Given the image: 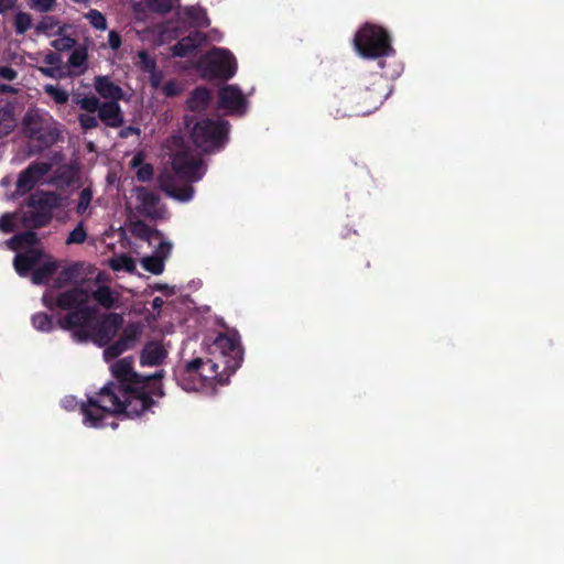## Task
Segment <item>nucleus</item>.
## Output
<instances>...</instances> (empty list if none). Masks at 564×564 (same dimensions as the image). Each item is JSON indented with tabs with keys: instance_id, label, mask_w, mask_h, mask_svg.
Instances as JSON below:
<instances>
[{
	"instance_id": "a18cd8bd",
	"label": "nucleus",
	"mask_w": 564,
	"mask_h": 564,
	"mask_svg": "<svg viewBox=\"0 0 564 564\" xmlns=\"http://www.w3.org/2000/svg\"><path fill=\"white\" fill-rule=\"evenodd\" d=\"M57 25V20L54 17H44L35 26L37 34H47Z\"/></svg>"
},
{
	"instance_id": "f257e3e1",
	"label": "nucleus",
	"mask_w": 564,
	"mask_h": 564,
	"mask_svg": "<svg viewBox=\"0 0 564 564\" xmlns=\"http://www.w3.org/2000/svg\"><path fill=\"white\" fill-rule=\"evenodd\" d=\"M134 359L131 356L121 358L111 365V373L116 381L105 384L87 403H83V423L88 427L99 429L109 415L124 414L138 417L145 413L147 401L138 397L145 380L134 370Z\"/></svg>"
},
{
	"instance_id": "58836bf2",
	"label": "nucleus",
	"mask_w": 564,
	"mask_h": 564,
	"mask_svg": "<svg viewBox=\"0 0 564 564\" xmlns=\"http://www.w3.org/2000/svg\"><path fill=\"white\" fill-rule=\"evenodd\" d=\"M32 26V17L26 12H18L14 17V30L17 34H24Z\"/></svg>"
},
{
	"instance_id": "2f4dec72",
	"label": "nucleus",
	"mask_w": 564,
	"mask_h": 564,
	"mask_svg": "<svg viewBox=\"0 0 564 564\" xmlns=\"http://www.w3.org/2000/svg\"><path fill=\"white\" fill-rule=\"evenodd\" d=\"M65 29V25L59 26L56 32V35L58 37L51 42L52 47H54L58 52L69 51L76 45V40L74 37L64 34Z\"/></svg>"
},
{
	"instance_id": "0eeeda50",
	"label": "nucleus",
	"mask_w": 564,
	"mask_h": 564,
	"mask_svg": "<svg viewBox=\"0 0 564 564\" xmlns=\"http://www.w3.org/2000/svg\"><path fill=\"white\" fill-rule=\"evenodd\" d=\"M354 46L361 57L369 59L394 53L387 30L369 22L361 25L355 34Z\"/></svg>"
},
{
	"instance_id": "39448f33",
	"label": "nucleus",
	"mask_w": 564,
	"mask_h": 564,
	"mask_svg": "<svg viewBox=\"0 0 564 564\" xmlns=\"http://www.w3.org/2000/svg\"><path fill=\"white\" fill-rule=\"evenodd\" d=\"M25 205L31 210L23 213L21 224L29 229H41L52 221L54 210L64 205V198L56 192L39 189L29 195Z\"/></svg>"
},
{
	"instance_id": "09e8293b",
	"label": "nucleus",
	"mask_w": 564,
	"mask_h": 564,
	"mask_svg": "<svg viewBox=\"0 0 564 564\" xmlns=\"http://www.w3.org/2000/svg\"><path fill=\"white\" fill-rule=\"evenodd\" d=\"M0 230L4 234H10L14 230V217L12 214H3L0 217Z\"/></svg>"
},
{
	"instance_id": "423d86ee",
	"label": "nucleus",
	"mask_w": 564,
	"mask_h": 564,
	"mask_svg": "<svg viewBox=\"0 0 564 564\" xmlns=\"http://www.w3.org/2000/svg\"><path fill=\"white\" fill-rule=\"evenodd\" d=\"M123 317L118 313H107L100 319L97 314L86 325L73 330V337L78 343L93 341L98 347L107 346L123 326Z\"/></svg>"
},
{
	"instance_id": "72a5a7b5",
	"label": "nucleus",
	"mask_w": 564,
	"mask_h": 564,
	"mask_svg": "<svg viewBox=\"0 0 564 564\" xmlns=\"http://www.w3.org/2000/svg\"><path fill=\"white\" fill-rule=\"evenodd\" d=\"M32 325L40 332L48 333L53 329V318L47 313L39 312L32 316Z\"/></svg>"
},
{
	"instance_id": "a19ab883",
	"label": "nucleus",
	"mask_w": 564,
	"mask_h": 564,
	"mask_svg": "<svg viewBox=\"0 0 564 564\" xmlns=\"http://www.w3.org/2000/svg\"><path fill=\"white\" fill-rule=\"evenodd\" d=\"M45 93L58 105H64L68 101V93L53 85H46Z\"/></svg>"
},
{
	"instance_id": "dca6fc26",
	"label": "nucleus",
	"mask_w": 564,
	"mask_h": 564,
	"mask_svg": "<svg viewBox=\"0 0 564 564\" xmlns=\"http://www.w3.org/2000/svg\"><path fill=\"white\" fill-rule=\"evenodd\" d=\"M165 371L159 370L151 376H142L141 379L145 380L147 383L140 388L138 397L144 399L147 401L145 412L151 411V409L156 404V399L163 398L165 395L162 384V379L164 378Z\"/></svg>"
},
{
	"instance_id": "c756f323",
	"label": "nucleus",
	"mask_w": 564,
	"mask_h": 564,
	"mask_svg": "<svg viewBox=\"0 0 564 564\" xmlns=\"http://www.w3.org/2000/svg\"><path fill=\"white\" fill-rule=\"evenodd\" d=\"M131 232L133 236L150 241L153 237H161L162 234L158 229L151 228L145 221L137 220L131 226Z\"/></svg>"
},
{
	"instance_id": "f3484780",
	"label": "nucleus",
	"mask_w": 564,
	"mask_h": 564,
	"mask_svg": "<svg viewBox=\"0 0 564 564\" xmlns=\"http://www.w3.org/2000/svg\"><path fill=\"white\" fill-rule=\"evenodd\" d=\"M137 200L139 202L138 212L151 219H158L161 213L158 208L160 197L152 191L143 186L135 188Z\"/></svg>"
},
{
	"instance_id": "a211bd4d",
	"label": "nucleus",
	"mask_w": 564,
	"mask_h": 564,
	"mask_svg": "<svg viewBox=\"0 0 564 564\" xmlns=\"http://www.w3.org/2000/svg\"><path fill=\"white\" fill-rule=\"evenodd\" d=\"M160 188L170 197L181 202H188L193 198L194 188L192 185L185 184L177 186L174 176L171 174H162L159 176Z\"/></svg>"
},
{
	"instance_id": "c03bdc74",
	"label": "nucleus",
	"mask_w": 564,
	"mask_h": 564,
	"mask_svg": "<svg viewBox=\"0 0 564 564\" xmlns=\"http://www.w3.org/2000/svg\"><path fill=\"white\" fill-rule=\"evenodd\" d=\"M78 122L84 131L96 129L99 126L98 117H95L91 113H80L78 116Z\"/></svg>"
},
{
	"instance_id": "b1692460",
	"label": "nucleus",
	"mask_w": 564,
	"mask_h": 564,
	"mask_svg": "<svg viewBox=\"0 0 564 564\" xmlns=\"http://www.w3.org/2000/svg\"><path fill=\"white\" fill-rule=\"evenodd\" d=\"M95 89L100 97L109 99V101H119L123 98L121 87L112 83L107 76L96 77Z\"/></svg>"
},
{
	"instance_id": "603ef678",
	"label": "nucleus",
	"mask_w": 564,
	"mask_h": 564,
	"mask_svg": "<svg viewBox=\"0 0 564 564\" xmlns=\"http://www.w3.org/2000/svg\"><path fill=\"white\" fill-rule=\"evenodd\" d=\"M181 87L180 85L175 82V80H169L167 83H165V85L163 86V94L166 96V97H175V96H178L181 94Z\"/></svg>"
},
{
	"instance_id": "c85d7f7f",
	"label": "nucleus",
	"mask_w": 564,
	"mask_h": 564,
	"mask_svg": "<svg viewBox=\"0 0 564 564\" xmlns=\"http://www.w3.org/2000/svg\"><path fill=\"white\" fill-rule=\"evenodd\" d=\"M93 299L105 308H112L116 304V296L108 285H100L91 293Z\"/></svg>"
},
{
	"instance_id": "de8ad7c7",
	"label": "nucleus",
	"mask_w": 564,
	"mask_h": 564,
	"mask_svg": "<svg viewBox=\"0 0 564 564\" xmlns=\"http://www.w3.org/2000/svg\"><path fill=\"white\" fill-rule=\"evenodd\" d=\"M31 8L39 12L45 13L53 9L56 0H30Z\"/></svg>"
},
{
	"instance_id": "e2e57ef3",
	"label": "nucleus",
	"mask_w": 564,
	"mask_h": 564,
	"mask_svg": "<svg viewBox=\"0 0 564 564\" xmlns=\"http://www.w3.org/2000/svg\"><path fill=\"white\" fill-rule=\"evenodd\" d=\"M140 133V129L139 128H135V127H126L124 129H122L119 133V135L121 138H128L129 135L131 134H139Z\"/></svg>"
},
{
	"instance_id": "680f3d73",
	"label": "nucleus",
	"mask_w": 564,
	"mask_h": 564,
	"mask_svg": "<svg viewBox=\"0 0 564 564\" xmlns=\"http://www.w3.org/2000/svg\"><path fill=\"white\" fill-rule=\"evenodd\" d=\"M17 0H0V14L14 8Z\"/></svg>"
},
{
	"instance_id": "7ed1b4c3",
	"label": "nucleus",
	"mask_w": 564,
	"mask_h": 564,
	"mask_svg": "<svg viewBox=\"0 0 564 564\" xmlns=\"http://www.w3.org/2000/svg\"><path fill=\"white\" fill-rule=\"evenodd\" d=\"M21 133L26 139L29 155H39L61 139V130L52 117L37 109L28 110L21 121Z\"/></svg>"
},
{
	"instance_id": "ea45409f",
	"label": "nucleus",
	"mask_w": 564,
	"mask_h": 564,
	"mask_svg": "<svg viewBox=\"0 0 564 564\" xmlns=\"http://www.w3.org/2000/svg\"><path fill=\"white\" fill-rule=\"evenodd\" d=\"M87 239V231L85 229L84 221H79L77 226L69 232L66 245H80Z\"/></svg>"
},
{
	"instance_id": "5fc2aeb1",
	"label": "nucleus",
	"mask_w": 564,
	"mask_h": 564,
	"mask_svg": "<svg viewBox=\"0 0 564 564\" xmlns=\"http://www.w3.org/2000/svg\"><path fill=\"white\" fill-rule=\"evenodd\" d=\"M90 395H87V399L89 398ZM88 400L85 402L87 403ZM84 402H78L74 397H66L64 400H63V405L66 410H74L76 406H79V411H80V414L83 415L82 413V405H83Z\"/></svg>"
},
{
	"instance_id": "0e129e2a",
	"label": "nucleus",
	"mask_w": 564,
	"mask_h": 564,
	"mask_svg": "<svg viewBox=\"0 0 564 564\" xmlns=\"http://www.w3.org/2000/svg\"><path fill=\"white\" fill-rule=\"evenodd\" d=\"M0 93L1 94H12V93H15V89L10 85L0 83Z\"/></svg>"
},
{
	"instance_id": "393cba45",
	"label": "nucleus",
	"mask_w": 564,
	"mask_h": 564,
	"mask_svg": "<svg viewBox=\"0 0 564 564\" xmlns=\"http://www.w3.org/2000/svg\"><path fill=\"white\" fill-rule=\"evenodd\" d=\"M82 262H73L63 268L54 280L53 286L55 289H63L69 284L77 283L82 274Z\"/></svg>"
},
{
	"instance_id": "9d476101",
	"label": "nucleus",
	"mask_w": 564,
	"mask_h": 564,
	"mask_svg": "<svg viewBox=\"0 0 564 564\" xmlns=\"http://www.w3.org/2000/svg\"><path fill=\"white\" fill-rule=\"evenodd\" d=\"M215 349L219 350L225 362V370L232 375L243 361V349L239 337L234 334H219L214 341Z\"/></svg>"
},
{
	"instance_id": "1a4fd4ad",
	"label": "nucleus",
	"mask_w": 564,
	"mask_h": 564,
	"mask_svg": "<svg viewBox=\"0 0 564 564\" xmlns=\"http://www.w3.org/2000/svg\"><path fill=\"white\" fill-rule=\"evenodd\" d=\"M349 106L344 110L336 109V117L367 116L378 108L379 96L369 87L360 88L347 95Z\"/></svg>"
},
{
	"instance_id": "774afa93",
	"label": "nucleus",
	"mask_w": 564,
	"mask_h": 564,
	"mask_svg": "<svg viewBox=\"0 0 564 564\" xmlns=\"http://www.w3.org/2000/svg\"><path fill=\"white\" fill-rule=\"evenodd\" d=\"M138 162H139V158L138 156L133 158V165H137Z\"/></svg>"
},
{
	"instance_id": "5701e85b",
	"label": "nucleus",
	"mask_w": 564,
	"mask_h": 564,
	"mask_svg": "<svg viewBox=\"0 0 564 564\" xmlns=\"http://www.w3.org/2000/svg\"><path fill=\"white\" fill-rule=\"evenodd\" d=\"M212 102V91L205 86H198L194 88L187 100L186 108L193 112L205 111Z\"/></svg>"
},
{
	"instance_id": "e433bc0d",
	"label": "nucleus",
	"mask_w": 564,
	"mask_h": 564,
	"mask_svg": "<svg viewBox=\"0 0 564 564\" xmlns=\"http://www.w3.org/2000/svg\"><path fill=\"white\" fill-rule=\"evenodd\" d=\"M221 362H223V369L219 370V367H220L219 362L214 361L212 359L204 360V367L209 368V370H214V372L216 375V383H219V384L226 383L228 381L229 377L231 376V375H229L227 369L225 370L224 360Z\"/></svg>"
},
{
	"instance_id": "4d7b16f0",
	"label": "nucleus",
	"mask_w": 564,
	"mask_h": 564,
	"mask_svg": "<svg viewBox=\"0 0 564 564\" xmlns=\"http://www.w3.org/2000/svg\"><path fill=\"white\" fill-rule=\"evenodd\" d=\"M200 378L203 380V388L216 382V375L214 370H209V368H206V370L202 369Z\"/></svg>"
},
{
	"instance_id": "37998d69",
	"label": "nucleus",
	"mask_w": 564,
	"mask_h": 564,
	"mask_svg": "<svg viewBox=\"0 0 564 564\" xmlns=\"http://www.w3.org/2000/svg\"><path fill=\"white\" fill-rule=\"evenodd\" d=\"M86 18L89 20V23L97 30H106L107 21L101 12L96 9L89 10L86 14Z\"/></svg>"
},
{
	"instance_id": "69168bd1",
	"label": "nucleus",
	"mask_w": 564,
	"mask_h": 564,
	"mask_svg": "<svg viewBox=\"0 0 564 564\" xmlns=\"http://www.w3.org/2000/svg\"><path fill=\"white\" fill-rule=\"evenodd\" d=\"M163 304H164V301L160 296L154 297L153 301H152V307L154 310L161 308L163 306Z\"/></svg>"
},
{
	"instance_id": "4c0bfd02",
	"label": "nucleus",
	"mask_w": 564,
	"mask_h": 564,
	"mask_svg": "<svg viewBox=\"0 0 564 564\" xmlns=\"http://www.w3.org/2000/svg\"><path fill=\"white\" fill-rule=\"evenodd\" d=\"M80 109L85 110L87 113H95L96 111L99 112L102 102L95 96H84L82 99H78L76 101Z\"/></svg>"
},
{
	"instance_id": "9b49d317",
	"label": "nucleus",
	"mask_w": 564,
	"mask_h": 564,
	"mask_svg": "<svg viewBox=\"0 0 564 564\" xmlns=\"http://www.w3.org/2000/svg\"><path fill=\"white\" fill-rule=\"evenodd\" d=\"M172 169L180 178L189 182H197L204 175L203 160L195 158L189 149L180 150L172 156Z\"/></svg>"
},
{
	"instance_id": "cd10ccee",
	"label": "nucleus",
	"mask_w": 564,
	"mask_h": 564,
	"mask_svg": "<svg viewBox=\"0 0 564 564\" xmlns=\"http://www.w3.org/2000/svg\"><path fill=\"white\" fill-rule=\"evenodd\" d=\"M57 269V261H48L37 268H34L31 275L32 283L35 285L46 284Z\"/></svg>"
},
{
	"instance_id": "6ab92c4d",
	"label": "nucleus",
	"mask_w": 564,
	"mask_h": 564,
	"mask_svg": "<svg viewBox=\"0 0 564 564\" xmlns=\"http://www.w3.org/2000/svg\"><path fill=\"white\" fill-rule=\"evenodd\" d=\"M207 37L205 33L200 31L191 32L187 36L181 39L173 47L172 53L177 57H187L195 52Z\"/></svg>"
},
{
	"instance_id": "338daca9",
	"label": "nucleus",
	"mask_w": 564,
	"mask_h": 564,
	"mask_svg": "<svg viewBox=\"0 0 564 564\" xmlns=\"http://www.w3.org/2000/svg\"><path fill=\"white\" fill-rule=\"evenodd\" d=\"M154 289H155L156 291H167V290L170 289V286H169L167 284H161V283H159V284H155Z\"/></svg>"
},
{
	"instance_id": "f704fd0d",
	"label": "nucleus",
	"mask_w": 564,
	"mask_h": 564,
	"mask_svg": "<svg viewBox=\"0 0 564 564\" xmlns=\"http://www.w3.org/2000/svg\"><path fill=\"white\" fill-rule=\"evenodd\" d=\"M141 265L145 271L155 275L161 274L165 267L162 258L155 257L153 254L144 257L141 260Z\"/></svg>"
},
{
	"instance_id": "bf43d9fd",
	"label": "nucleus",
	"mask_w": 564,
	"mask_h": 564,
	"mask_svg": "<svg viewBox=\"0 0 564 564\" xmlns=\"http://www.w3.org/2000/svg\"><path fill=\"white\" fill-rule=\"evenodd\" d=\"M185 15L188 19H191L193 21H196V22H198L200 24L199 17L200 15L205 17V12L199 10V9H196L194 7H188V8L185 9Z\"/></svg>"
},
{
	"instance_id": "f03ea898",
	"label": "nucleus",
	"mask_w": 564,
	"mask_h": 564,
	"mask_svg": "<svg viewBox=\"0 0 564 564\" xmlns=\"http://www.w3.org/2000/svg\"><path fill=\"white\" fill-rule=\"evenodd\" d=\"M89 293L79 286L68 289L56 295L53 301L46 295L43 296V304L53 310L54 306L68 311L67 314L57 319V325L64 330H75L78 326H84L97 314L94 306H89Z\"/></svg>"
},
{
	"instance_id": "864d4df0",
	"label": "nucleus",
	"mask_w": 564,
	"mask_h": 564,
	"mask_svg": "<svg viewBox=\"0 0 564 564\" xmlns=\"http://www.w3.org/2000/svg\"><path fill=\"white\" fill-rule=\"evenodd\" d=\"M44 63L53 67H61L62 57L56 52H48L44 57Z\"/></svg>"
},
{
	"instance_id": "f8f14e48",
	"label": "nucleus",
	"mask_w": 564,
	"mask_h": 564,
	"mask_svg": "<svg viewBox=\"0 0 564 564\" xmlns=\"http://www.w3.org/2000/svg\"><path fill=\"white\" fill-rule=\"evenodd\" d=\"M141 329L137 324H128L120 337L112 344L105 346L104 358L107 362L116 359L124 351L131 349L137 344Z\"/></svg>"
},
{
	"instance_id": "2eb2a0df",
	"label": "nucleus",
	"mask_w": 564,
	"mask_h": 564,
	"mask_svg": "<svg viewBox=\"0 0 564 564\" xmlns=\"http://www.w3.org/2000/svg\"><path fill=\"white\" fill-rule=\"evenodd\" d=\"M218 98V106L224 110L238 115H243L247 110L248 101L236 85H226L220 88Z\"/></svg>"
},
{
	"instance_id": "c9c22d12",
	"label": "nucleus",
	"mask_w": 564,
	"mask_h": 564,
	"mask_svg": "<svg viewBox=\"0 0 564 564\" xmlns=\"http://www.w3.org/2000/svg\"><path fill=\"white\" fill-rule=\"evenodd\" d=\"M87 59H88L87 48L85 46H80V47L75 48L72 52V54L69 55V58H68V64L72 67H75V68L83 67L85 69Z\"/></svg>"
},
{
	"instance_id": "20e7f679",
	"label": "nucleus",
	"mask_w": 564,
	"mask_h": 564,
	"mask_svg": "<svg viewBox=\"0 0 564 564\" xmlns=\"http://www.w3.org/2000/svg\"><path fill=\"white\" fill-rule=\"evenodd\" d=\"M184 124L191 128L189 138L194 145L205 153L223 150L228 141V121L204 118L194 122V117L186 115Z\"/></svg>"
},
{
	"instance_id": "412c9836",
	"label": "nucleus",
	"mask_w": 564,
	"mask_h": 564,
	"mask_svg": "<svg viewBox=\"0 0 564 564\" xmlns=\"http://www.w3.org/2000/svg\"><path fill=\"white\" fill-rule=\"evenodd\" d=\"M98 119L109 128H120L124 123V117L118 101L102 102Z\"/></svg>"
},
{
	"instance_id": "bb28decb",
	"label": "nucleus",
	"mask_w": 564,
	"mask_h": 564,
	"mask_svg": "<svg viewBox=\"0 0 564 564\" xmlns=\"http://www.w3.org/2000/svg\"><path fill=\"white\" fill-rule=\"evenodd\" d=\"M17 127L14 107L8 102L0 108V139L8 137Z\"/></svg>"
},
{
	"instance_id": "6e6552de",
	"label": "nucleus",
	"mask_w": 564,
	"mask_h": 564,
	"mask_svg": "<svg viewBox=\"0 0 564 564\" xmlns=\"http://www.w3.org/2000/svg\"><path fill=\"white\" fill-rule=\"evenodd\" d=\"M203 76L228 80L237 72V62L232 53L226 48L214 47L199 61Z\"/></svg>"
},
{
	"instance_id": "a878e982",
	"label": "nucleus",
	"mask_w": 564,
	"mask_h": 564,
	"mask_svg": "<svg viewBox=\"0 0 564 564\" xmlns=\"http://www.w3.org/2000/svg\"><path fill=\"white\" fill-rule=\"evenodd\" d=\"M40 239L34 229L19 232L7 240V246L13 251L31 249L39 243Z\"/></svg>"
},
{
	"instance_id": "4be33fe9",
	"label": "nucleus",
	"mask_w": 564,
	"mask_h": 564,
	"mask_svg": "<svg viewBox=\"0 0 564 564\" xmlns=\"http://www.w3.org/2000/svg\"><path fill=\"white\" fill-rule=\"evenodd\" d=\"M166 357L167 351L160 343L149 341L141 350L140 365L142 367L160 366Z\"/></svg>"
},
{
	"instance_id": "3c124183",
	"label": "nucleus",
	"mask_w": 564,
	"mask_h": 564,
	"mask_svg": "<svg viewBox=\"0 0 564 564\" xmlns=\"http://www.w3.org/2000/svg\"><path fill=\"white\" fill-rule=\"evenodd\" d=\"M153 176V167L151 164H144L137 171V178L140 182H149Z\"/></svg>"
},
{
	"instance_id": "052dcab7",
	"label": "nucleus",
	"mask_w": 564,
	"mask_h": 564,
	"mask_svg": "<svg viewBox=\"0 0 564 564\" xmlns=\"http://www.w3.org/2000/svg\"><path fill=\"white\" fill-rule=\"evenodd\" d=\"M42 72V74H44L45 76L47 77H51V78H57V77H61L62 75L59 74V70H61V67H42L40 69Z\"/></svg>"
},
{
	"instance_id": "79ce46f5",
	"label": "nucleus",
	"mask_w": 564,
	"mask_h": 564,
	"mask_svg": "<svg viewBox=\"0 0 564 564\" xmlns=\"http://www.w3.org/2000/svg\"><path fill=\"white\" fill-rule=\"evenodd\" d=\"M93 199V192L89 187L83 188L79 193L78 204L76 207V213L78 215H83L87 208L89 207Z\"/></svg>"
},
{
	"instance_id": "473e14b6",
	"label": "nucleus",
	"mask_w": 564,
	"mask_h": 564,
	"mask_svg": "<svg viewBox=\"0 0 564 564\" xmlns=\"http://www.w3.org/2000/svg\"><path fill=\"white\" fill-rule=\"evenodd\" d=\"M148 9L158 14H166L171 12L180 0H144Z\"/></svg>"
},
{
	"instance_id": "49530a36",
	"label": "nucleus",
	"mask_w": 564,
	"mask_h": 564,
	"mask_svg": "<svg viewBox=\"0 0 564 564\" xmlns=\"http://www.w3.org/2000/svg\"><path fill=\"white\" fill-rule=\"evenodd\" d=\"M138 56L140 59L141 67L144 72L153 73L155 70L156 62L145 51H140Z\"/></svg>"
},
{
	"instance_id": "13d9d810",
	"label": "nucleus",
	"mask_w": 564,
	"mask_h": 564,
	"mask_svg": "<svg viewBox=\"0 0 564 564\" xmlns=\"http://www.w3.org/2000/svg\"><path fill=\"white\" fill-rule=\"evenodd\" d=\"M18 76L17 70L10 66H0V77L7 80H14Z\"/></svg>"
},
{
	"instance_id": "6e6d98bb",
	"label": "nucleus",
	"mask_w": 564,
	"mask_h": 564,
	"mask_svg": "<svg viewBox=\"0 0 564 564\" xmlns=\"http://www.w3.org/2000/svg\"><path fill=\"white\" fill-rule=\"evenodd\" d=\"M121 36L116 31H110L108 34V44L112 50H118L121 46Z\"/></svg>"
},
{
	"instance_id": "4468645a",
	"label": "nucleus",
	"mask_w": 564,
	"mask_h": 564,
	"mask_svg": "<svg viewBox=\"0 0 564 564\" xmlns=\"http://www.w3.org/2000/svg\"><path fill=\"white\" fill-rule=\"evenodd\" d=\"M52 169L48 162H32L23 170L17 181V193L23 195L34 188L41 177L46 175Z\"/></svg>"
},
{
	"instance_id": "8fccbe9b",
	"label": "nucleus",
	"mask_w": 564,
	"mask_h": 564,
	"mask_svg": "<svg viewBox=\"0 0 564 564\" xmlns=\"http://www.w3.org/2000/svg\"><path fill=\"white\" fill-rule=\"evenodd\" d=\"M172 243L170 241H161L153 256L162 258L163 262L170 257Z\"/></svg>"
},
{
	"instance_id": "aec40b11",
	"label": "nucleus",
	"mask_w": 564,
	"mask_h": 564,
	"mask_svg": "<svg viewBox=\"0 0 564 564\" xmlns=\"http://www.w3.org/2000/svg\"><path fill=\"white\" fill-rule=\"evenodd\" d=\"M41 258L42 251L36 248H31L23 253H18L13 261L17 273L22 278L28 276L31 271L34 270Z\"/></svg>"
},
{
	"instance_id": "7c9ffc66",
	"label": "nucleus",
	"mask_w": 564,
	"mask_h": 564,
	"mask_svg": "<svg viewBox=\"0 0 564 564\" xmlns=\"http://www.w3.org/2000/svg\"><path fill=\"white\" fill-rule=\"evenodd\" d=\"M109 264L113 271H126L128 273H134L137 270L134 259L126 253L111 259Z\"/></svg>"
},
{
	"instance_id": "ddd939ff",
	"label": "nucleus",
	"mask_w": 564,
	"mask_h": 564,
	"mask_svg": "<svg viewBox=\"0 0 564 564\" xmlns=\"http://www.w3.org/2000/svg\"><path fill=\"white\" fill-rule=\"evenodd\" d=\"M202 369L204 367L203 358H194L186 362L184 368L175 371L177 383L186 391H197L203 388V380L200 378Z\"/></svg>"
}]
</instances>
